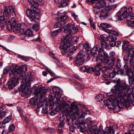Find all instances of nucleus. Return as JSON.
<instances>
[{
    "label": "nucleus",
    "mask_w": 134,
    "mask_h": 134,
    "mask_svg": "<svg viewBox=\"0 0 134 134\" xmlns=\"http://www.w3.org/2000/svg\"><path fill=\"white\" fill-rule=\"evenodd\" d=\"M130 86L126 84L125 81L123 83L115 85L114 88H111V91L115 94H117V97L114 101L116 103V107L120 109L122 108L123 106L128 107L131 102L130 96L133 92L134 88V80L132 78L129 79ZM134 105V100L131 102Z\"/></svg>",
    "instance_id": "nucleus-1"
},
{
    "label": "nucleus",
    "mask_w": 134,
    "mask_h": 134,
    "mask_svg": "<svg viewBox=\"0 0 134 134\" xmlns=\"http://www.w3.org/2000/svg\"><path fill=\"white\" fill-rule=\"evenodd\" d=\"M64 29L63 32L65 35L62 34L61 37V44L60 46H61L62 49L65 53L68 52L70 50L69 45H72L75 44V39L74 36L72 38L70 41V37L72 35L71 29L75 28V25L71 23H69L67 25L63 27Z\"/></svg>",
    "instance_id": "nucleus-2"
},
{
    "label": "nucleus",
    "mask_w": 134,
    "mask_h": 134,
    "mask_svg": "<svg viewBox=\"0 0 134 134\" xmlns=\"http://www.w3.org/2000/svg\"><path fill=\"white\" fill-rule=\"evenodd\" d=\"M29 3L32 5L30 9H27L26 10V13L28 16V22L30 24H32L35 22L34 19H39L38 14L40 13V10L38 8L39 0H27Z\"/></svg>",
    "instance_id": "nucleus-3"
},
{
    "label": "nucleus",
    "mask_w": 134,
    "mask_h": 134,
    "mask_svg": "<svg viewBox=\"0 0 134 134\" xmlns=\"http://www.w3.org/2000/svg\"><path fill=\"white\" fill-rule=\"evenodd\" d=\"M80 104H76V125L80 128V130L81 132H84L86 131L85 123L83 122L84 116L83 115V111L81 109H79V108L81 106Z\"/></svg>",
    "instance_id": "nucleus-4"
},
{
    "label": "nucleus",
    "mask_w": 134,
    "mask_h": 134,
    "mask_svg": "<svg viewBox=\"0 0 134 134\" xmlns=\"http://www.w3.org/2000/svg\"><path fill=\"white\" fill-rule=\"evenodd\" d=\"M58 87H54L52 89L53 91L55 92V96L56 98L55 101L56 108L57 110H60L62 108L64 109L69 107V105L65 102L63 101L60 100L61 94L58 91H57V88L58 89Z\"/></svg>",
    "instance_id": "nucleus-5"
},
{
    "label": "nucleus",
    "mask_w": 134,
    "mask_h": 134,
    "mask_svg": "<svg viewBox=\"0 0 134 134\" xmlns=\"http://www.w3.org/2000/svg\"><path fill=\"white\" fill-rule=\"evenodd\" d=\"M75 102H74L71 103L70 107L68 108L66 110L68 112V114L66 115L67 120V124L68 125H70V123L69 122V121L72 118L71 121L72 122L75 120Z\"/></svg>",
    "instance_id": "nucleus-6"
},
{
    "label": "nucleus",
    "mask_w": 134,
    "mask_h": 134,
    "mask_svg": "<svg viewBox=\"0 0 134 134\" xmlns=\"http://www.w3.org/2000/svg\"><path fill=\"white\" fill-rule=\"evenodd\" d=\"M10 71L9 72V74L10 75V78H15L17 77L18 75L23 70H25L26 71L27 68L26 65H25L24 66L23 68L20 67L19 66H17L14 67L10 66Z\"/></svg>",
    "instance_id": "nucleus-7"
},
{
    "label": "nucleus",
    "mask_w": 134,
    "mask_h": 134,
    "mask_svg": "<svg viewBox=\"0 0 134 134\" xmlns=\"http://www.w3.org/2000/svg\"><path fill=\"white\" fill-rule=\"evenodd\" d=\"M123 51H126L128 55L130 56V62L133 63L134 60V49L132 46L130 45L129 43L125 42L123 43L122 45Z\"/></svg>",
    "instance_id": "nucleus-8"
},
{
    "label": "nucleus",
    "mask_w": 134,
    "mask_h": 134,
    "mask_svg": "<svg viewBox=\"0 0 134 134\" xmlns=\"http://www.w3.org/2000/svg\"><path fill=\"white\" fill-rule=\"evenodd\" d=\"M101 51L103 52L102 50H101ZM100 54L102 56V58L104 57L103 63L108 65L110 70H112L113 68V66L114 64L115 58L113 57L112 58H109L108 55L105 52H101Z\"/></svg>",
    "instance_id": "nucleus-9"
},
{
    "label": "nucleus",
    "mask_w": 134,
    "mask_h": 134,
    "mask_svg": "<svg viewBox=\"0 0 134 134\" xmlns=\"http://www.w3.org/2000/svg\"><path fill=\"white\" fill-rule=\"evenodd\" d=\"M58 14L60 15V20L54 24V26L55 28L59 27L60 28L61 26L64 25L65 24L66 20L67 19V16L65 15L66 12H64V15L63 13L60 12L58 13Z\"/></svg>",
    "instance_id": "nucleus-10"
},
{
    "label": "nucleus",
    "mask_w": 134,
    "mask_h": 134,
    "mask_svg": "<svg viewBox=\"0 0 134 134\" xmlns=\"http://www.w3.org/2000/svg\"><path fill=\"white\" fill-rule=\"evenodd\" d=\"M107 2L105 0H101L93 6V11L95 15L98 14L99 12V9L104 7L106 5Z\"/></svg>",
    "instance_id": "nucleus-11"
},
{
    "label": "nucleus",
    "mask_w": 134,
    "mask_h": 134,
    "mask_svg": "<svg viewBox=\"0 0 134 134\" xmlns=\"http://www.w3.org/2000/svg\"><path fill=\"white\" fill-rule=\"evenodd\" d=\"M11 14L13 16L16 15L13 6L12 5L7 6L4 9V16L9 18L11 16Z\"/></svg>",
    "instance_id": "nucleus-12"
},
{
    "label": "nucleus",
    "mask_w": 134,
    "mask_h": 134,
    "mask_svg": "<svg viewBox=\"0 0 134 134\" xmlns=\"http://www.w3.org/2000/svg\"><path fill=\"white\" fill-rule=\"evenodd\" d=\"M127 9L125 7H124L121 8L119 13H117L116 17L117 19L119 20H122L126 17V14L127 13Z\"/></svg>",
    "instance_id": "nucleus-13"
},
{
    "label": "nucleus",
    "mask_w": 134,
    "mask_h": 134,
    "mask_svg": "<svg viewBox=\"0 0 134 134\" xmlns=\"http://www.w3.org/2000/svg\"><path fill=\"white\" fill-rule=\"evenodd\" d=\"M96 61L98 63L95 66L94 69V72H95L96 75L99 76L100 75V71H101V63H102L103 60L101 58L98 57L97 58Z\"/></svg>",
    "instance_id": "nucleus-14"
},
{
    "label": "nucleus",
    "mask_w": 134,
    "mask_h": 134,
    "mask_svg": "<svg viewBox=\"0 0 134 134\" xmlns=\"http://www.w3.org/2000/svg\"><path fill=\"white\" fill-rule=\"evenodd\" d=\"M31 85L30 81L28 80L26 82L25 84L23 85L22 83L21 85V90L22 92L27 94L29 92L30 87Z\"/></svg>",
    "instance_id": "nucleus-15"
},
{
    "label": "nucleus",
    "mask_w": 134,
    "mask_h": 134,
    "mask_svg": "<svg viewBox=\"0 0 134 134\" xmlns=\"http://www.w3.org/2000/svg\"><path fill=\"white\" fill-rule=\"evenodd\" d=\"M101 49L103 51L102 52L105 53V52L104 51V50L102 48L99 47V46L98 47V46H97V47H94L91 50V54L92 56L96 54L97 53V50L98 53V55L99 56L97 57H99L101 58H102V56L99 54L100 53H101V52H102L101 51Z\"/></svg>",
    "instance_id": "nucleus-16"
},
{
    "label": "nucleus",
    "mask_w": 134,
    "mask_h": 134,
    "mask_svg": "<svg viewBox=\"0 0 134 134\" xmlns=\"http://www.w3.org/2000/svg\"><path fill=\"white\" fill-rule=\"evenodd\" d=\"M11 78L10 81H9L7 83V85L8 86L9 88L12 89L13 87L16 86L17 83L18 81V78L15 77V78Z\"/></svg>",
    "instance_id": "nucleus-17"
},
{
    "label": "nucleus",
    "mask_w": 134,
    "mask_h": 134,
    "mask_svg": "<svg viewBox=\"0 0 134 134\" xmlns=\"http://www.w3.org/2000/svg\"><path fill=\"white\" fill-rule=\"evenodd\" d=\"M102 131H103V130H98L95 125L92 126L87 130L88 132L90 134H102Z\"/></svg>",
    "instance_id": "nucleus-18"
},
{
    "label": "nucleus",
    "mask_w": 134,
    "mask_h": 134,
    "mask_svg": "<svg viewBox=\"0 0 134 134\" xmlns=\"http://www.w3.org/2000/svg\"><path fill=\"white\" fill-rule=\"evenodd\" d=\"M127 13L126 14V18L127 21L131 20L134 18L133 14L132 12V8L129 7L128 9H127Z\"/></svg>",
    "instance_id": "nucleus-19"
},
{
    "label": "nucleus",
    "mask_w": 134,
    "mask_h": 134,
    "mask_svg": "<svg viewBox=\"0 0 134 134\" xmlns=\"http://www.w3.org/2000/svg\"><path fill=\"white\" fill-rule=\"evenodd\" d=\"M47 91V90L44 87L41 85L38 86L36 90V92L38 93L41 95V96L45 94Z\"/></svg>",
    "instance_id": "nucleus-20"
},
{
    "label": "nucleus",
    "mask_w": 134,
    "mask_h": 134,
    "mask_svg": "<svg viewBox=\"0 0 134 134\" xmlns=\"http://www.w3.org/2000/svg\"><path fill=\"white\" fill-rule=\"evenodd\" d=\"M114 131L111 127L109 128L106 127L104 130L102 131V134H114Z\"/></svg>",
    "instance_id": "nucleus-21"
},
{
    "label": "nucleus",
    "mask_w": 134,
    "mask_h": 134,
    "mask_svg": "<svg viewBox=\"0 0 134 134\" xmlns=\"http://www.w3.org/2000/svg\"><path fill=\"white\" fill-rule=\"evenodd\" d=\"M109 67H107L104 66L102 68L101 70V72L102 73H104L105 74L103 75V76L105 78H107L108 77V75H106V73H107L108 72L109 70H110L109 68Z\"/></svg>",
    "instance_id": "nucleus-22"
},
{
    "label": "nucleus",
    "mask_w": 134,
    "mask_h": 134,
    "mask_svg": "<svg viewBox=\"0 0 134 134\" xmlns=\"http://www.w3.org/2000/svg\"><path fill=\"white\" fill-rule=\"evenodd\" d=\"M108 12L105 10H102L100 12L99 16L100 18L102 20L104 19L108 16Z\"/></svg>",
    "instance_id": "nucleus-23"
},
{
    "label": "nucleus",
    "mask_w": 134,
    "mask_h": 134,
    "mask_svg": "<svg viewBox=\"0 0 134 134\" xmlns=\"http://www.w3.org/2000/svg\"><path fill=\"white\" fill-rule=\"evenodd\" d=\"M38 99V96H36L33 98H31L30 100V103L32 105H36L37 104Z\"/></svg>",
    "instance_id": "nucleus-24"
},
{
    "label": "nucleus",
    "mask_w": 134,
    "mask_h": 134,
    "mask_svg": "<svg viewBox=\"0 0 134 134\" xmlns=\"http://www.w3.org/2000/svg\"><path fill=\"white\" fill-rule=\"evenodd\" d=\"M26 28V26L25 23H23L20 24L18 27V30H19V32L22 33L24 32Z\"/></svg>",
    "instance_id": "nucleus-25"
},
{
    "label": "nucleus",
    "mask_w": 134,
    "mask_h": 134,
    "mask_svg": "<svg viewBox=\"0 0 134 134\" xmlns=\"http://www.w3.org/2000/svg\"><path fill=\"white\" fill-rule=\"evenodd\" d=\"M55 2L56 3H60L58 5V6L60 8L64 7L67 6L68 5V4L67 3V2L68 1H66L65 0H62V1L59 2H57L55 1Z\"/></svg>",
    "instance_id": "nucleus-26"
},
{
    "label": "nucleus",
    "mask_w": 134,
    "mask_h": 134,
    "mask_svg": "<svg viewBox=\"0 0 134 134\" xmlns=\"http://www.w3.org/2000/svg\"><path fill=\"white\" fill-rule=\"evenodd\" d=\"M5 26L8 30L9 31H11L13 27H14V26H13L12 24L10 22L9 20H7Z\"/></svg>",
    "instance_id": "nucleus-27"
},
{
    "label": "nucleus",
    "mask_w": 134,
    "mask_h": 134,
    "mask_svg": "<svg viewBox=\"0 0 134 134\" xmlns=\"http://www.w3.org/2000/svg\"><path fill=\"white\" fill-rule=\"evenodd\" d=\"M24 34L26 36L28 37H31L33 34L32 31L31 29L29 28L25 31Z\"/></svg>",
    "instance_id": "nucleus-28"
},
{
    "label": "nucleus",
    "mask_w": 134,
    "mask_h": 134,
    "mask_svg": "<svg viewBox=\"0 0 134 134\" xmlns=\"http://www.w3.org/2000/svg\"><path fill=\"white\" fill-rule=\"evenodd\" d=\"M76 60V64L77 65H82L84 63V58H77Z\"/></svg>",
    "instance_id": "nucleus-29"
},
{
    "label": "nucleus",
    "mask_w": 134,
    "mask_h": 134,
    "mask_svg": "<svg viewBox=\"0 0 134 134\" xmlns=\"http://www.w3.org/2000/svg\"><path fill=\"white\" fill-rule=\"evenodd\" d=\"M12 116L9 115L6 117L2 121V124H5L8 123L12 119Z\"/></svg>",
    "instance_id": "nucleus-30"
},
{
    "label": "nucleus",
    "mask_w": 134,
    "mask_h": 134,
    "mask_svg": "<svg viewBox=\"0 0 134 134\" xmlns=\"http://www.w3.org/2000/svg\"><path fill=\"white\" fill-rule=\"evenodd\" d=\"M62 30V27L57 29L52 32L51 35L52 36H54L57 35L58 33L61 32Z\"/></svg>",
    "instance_id": "nucleus-31"
},
{
    "label": "nucleus",
    "mask_w": 134,
    "mask_h": 134,
    "mask_svg": "<svg viewBox=\"0 0 134 134\" xmlns=\"http://www.w3.org/2000/svg\"><path fill=\"white\" fill-rule=\"evenodd\" d=\"M85 53V52L83 50H80L77 55V58H83Z\"/></svg>",
    "instance_id": "nucleus-32"
},
{
    "label": "nucleus",
    "mask_w": 134,
    "mask_h": 134,
    "mask_svg": "<svg viewBox=\"0 0 134 134\" xmlns=\"http://www.w3.org/2000/svg\"><path fill=\"white\" fill-rule=\"evenodd\" d=\"M60 121L59 125L58 126L59 128H62L63 127L64 125V118L63 117H61L59 119Z\"/></svg>",
    "instance_id": "nucleus-33"
},
{
    "label": "nucleus",
    "mask_w": 134,
    "mask_h": 134,
    "mask_svg": "<svg viewBox=\"0 0 134 134\" xmlns=\"http://www.w3.org/2000/svg\"><path fill=\"white\" fill-rule=\"evenodd\" d=\"M100 26L103 28H105L107 27H110L111 26V25L110 24L106 23H102L100 24Z\"/></svg>",
    "instance_id": "nucleus-34"
},
{
    "label": "nucleus",
    "mask_w": 134,
    "mask_h": 134,
    "mask_svg": "<svg viewBox=\"0 0 134 134\" xmlns=\"http://www.w3.org/2000/svg\"><path fill=\"white\" fill-rule=\"evenodd\" d=\"M85 122L86 124H87L89 125H91L92 124L91 119L90 118H88L86 119L85 120Z\"/></svg>",
    "instance_id": "nucleus-35"
},
{
    "label": "nucleus",
    "mask_w": 134,
    "mask_h": 134,
    "mask_svg": "<svg viewBox=\"0 0 134 134\" xmlns=\"http://www.w3.org/2000/svg\"><path fill=\"white\" fill-rule=\"evenodd\" d=\"M75 122L73 123L71 125L70 127V130L71 132H74L75 131Z\"/></svg>",
    "instance_id": "nucleus-36"
},
{
    "label": "nucleus",
    "mask_w": 134,
    "mask_h": 134,
    "mask_svg": "<svg viewBox=\"0 0 134 134\" xmlns=\"http://www.w3.org/2000/svg\"><path fill=\"white\" fill-rule=\"evenodd\" d=\"M101 47H100L103 49L104 48H105L106 47L107 44L105 41H101Z\"/></svg>",
    "instance_id": "nucleus-37"
},
{
    "label": "nucleus",
    "mask_w": 134,
    "mask_h": 134,
    "mask_svg": "<svg viewBox=\"0 0 134 134\" xmlns=\"http://www.w3.org/2000/svg\"><path fill=\"white\" fill-rule=\"evenodd\" d=\"M33 30L35 31H37L39 30V27L37 24H34L32 26Z\"/></svg>",
    "instance_id": "nucleus-38"
},
{
    "label": "nucleus",
    "mask_w": 134,
    "mask_h": 134,
    "mask_svg": "<svg viewBox=\"0 0 134 134\" xmlns=\"http://www.w3.org/2000/svg\"><path fill=\"white\" fill-rule=\"evenodd\" d=\"M7 111H4L0 113V118L1 119H3L5 117Z\"/></svg>",
    "instance_id": "nucleus-39"
},
{
    "label": "nucleus",
    "mask_w": 134,
    "mask_h": 134,
    "mask_svg": "<svg viewBox=\"0 0 134 134\" xmlns=\"http://www.w3.org/2000/svg\"><path fill=\"white\" fill-rule=\"evenodd\" d=\"M128 26L134 28V22L133 21H129L127 23Z\"/></svg>",
    "instance_id": "nucleus-40"
},
{
    "label": "nucleus",
    "mask_w": 134,
    "mask_h": 134,
    "mask_svg": "<svg viewBox=\"0 0 134 134\" xmlns=\"http://www.w3.org/2000/svg\"><path fill=\"white\" fill-rule=\"evenodd\" d=\"M18 57L21 59L23 60H24L26 62H27L28 61V59L26 57L23 55H19L18 56Z\"/></svg>",
    "instance_id": "nucleus-41"
},
{
    "label": "nucleus",
    "mask_w": 134,
    "mask_h": 134,
    "mask_svg": "<svg viewBox=\"0 0 134 134\" xmlns=\"http://www.w3.org/2000/svg\"><path fill=\"white\" fill-rule=\"evenodd\" d=\"M93 72H94V68H93L90 67L87 68L86 72L91 73Z\"/></svg>",
    "instance_id": "nucleus-42"
},
{
    "label": "nucleus",
    "mask_w": 134,
    "mask_h": 134,
    "mask_svg": "<svg viewBox=\"0 0 134 134\" xmlns=\"http://www.w3.org/2000/svg\"><path fill=\"white\" fill-rule=\"evenodd\" d=\"M109 37L111 40H117V38L116 37V36L115 35L110 34H109Z\"/></svg>",
    "instance_id": "nucleus-43"
},
{
    "label": "nucleus",
    "mask_w": 134,
    "mask_h": 134,
    "mask_svg": "<svg viewBox=\"0 0 134 134\" xmlns=\"http://www.w3.org/2000/svg\"><path fill=\"white\" fill-rule=\"evenodd\" d=\"M15 126L14 124H10L9 127V131L10 132H12L15 129Z\"/></svg>",
    "instance_id": "nucleus-44"
},
{
    "label": "nucleus",
    "mask_w": 134,
    "mask_h": 134,
    "mask_svg": "<svg viewBox=\"0 0 134 134\" xmlns=\"http://www.w3.org/2000/svg\"><path fill=\"white\" fill-rule=\"evenodd\" d=\"M2 12L0 11V15H1ZM4 22V16H0V25L2 24V23H3Z\"/></svg>",
    "instance_id": "nucleus-45"
},
{
    "label": "nucleus",
    "mask_w": 134,
    "mask_h": 134,
    "mask_svg": "<svg viewBox=\"0 0 134 134\" xmlns=\"http://www.w3.org/2000/svg\"><path fill=\"white\" fill-rule=\"evenodd\" d=\"M109 75H108V76H109L110 78H114L115 75V73L114 71H113H113L109 73Z\"/></svg>",
    "instance_id": "nucleus-46"
},
{
    "label": "nucleus",
    "mask_w": 134,
    "mask_h": 134,
    "mask_svg": "<svg viewBox=\"0 0 134 134\" xmlns=\"http://www.w3.org/2000/svg\"><path fill=\"white\" fill-rule=\"evenodd\" d=\"M24 71V70L22 71L21 73H20L17 76V77L18 78V80H19V78L21 79H23L24 76L23 74L22 73V72Z\"/></svg>",
    "instance_id": "nucleus-47"
},
{
    "label": "nucleus",
    "mask_w": 134,
    "mask_h": 134,
    "mask_svg": "<svg viewBox=\"0 0 134 134\" xmlns=\"http://www.w3.org/2000/svg\"><path fill=\"white\" fill-rule=\"evenodd\" d=\"M110 34L115 35L116 36H118L119 35L118 32L114 30H111V32Z\"/></svg>",
    "instance_id": "nucleus-48"
},
{
    "label": "nucleus",
    "mask_w": 134,
    "mask_h": 134,
    "mask_svg": "<svg viewBox=\"0 0 134 134\" xmlns=\"http://www.w3.org/2000/svg\"><path fill=\"white\" fill-rule=\"evenodd\" d=\"M11 23L12 24L13 26H15L16 25V23L15 20V19L14 18H12L11 19Z\"/></svg>",
    "instance_id": "nucleus-49"
},
{
    "label": "nucleus",
    "mask_w": 134,
    "mask_h": 134,
    "mask_svg": "<svg viewBox=\"0 0 134 134\" xmlns=\"http://www.w3.org/2000/svg\"><path fill=\"white\" fill-rule=\"evenodd\" d=\"M115 41L111 40L109 41L110 45L111 47H114L116 45V43Z\"/></svg>",
    "instance_id": "nucleus-50"
},
{
    "label": "nucleus",
    "mask_w": 134,
    "mask_h": 134,
    "mask_svg": "<svg viewBox=\"0 0 134 134\" xmlns=\"http://www.w3.org/2000/svg\"><path fill=\"white\" fill-rule=\"evenodd\" d=\"M47 70L49 72L52 76H53L55 75V73L50 69H47Z\"/></svg>",
    "instance_id": "nucleus-51"
},
{
    "label": "nucleus",
    "mask_w": 134,
    "mask_h": 134,
    "mask_svg": "<svg viewBox=\"0 0 134 134\" xmlns=\"http://www.w3.org/2000/svg\"><path fill=\"white\" fill-rule=\"evenodd\" d=\"M117 73L118 74L122 75L124 73V69H119V70H118Z\"/></svg>",
    "instance_id": "nucleus-52"
},
{
    "label": "nucleus",
    "mask_w": 134,
    "mask_h": 134,
    "mask_svg": "<svg viewBox=\"0 0 134 134\" xmlns=\"http://www.w3.org/2000/svg\"><path fill=\"white\" fill-rule=\"evenodd\" d=\"M87 68L86 66L81 67L80 68V70L82 72H86Z\"/></svg>",
    "instance_id": "nucleus-53"
},
{
    "label": "nucleus",
    "mask_w": 134,
    "mask_h": 134,
    "mask_svg": "<svg viewBox=\"0 0 134 134\" xmlns=\"http://www.w3.org/2000/svg\"><path fill=\"white\" fill-rule=\"evenodd\" d=\"M124 68L125 69H126L125 71L126 72V74L128 75V73L129 71V70H128V65L126 64H125L124 66Z\"/></svg>",
    "instance_id": "nucleus-54"
},
{
    "label": "nucleus",
    "mask_w": 134,
    "mask_h": 134,
    "mask_svg": "<svg viewBox=\"0 0 134 134\" xmlns=\"http://www.w3.org/2000/svg\"><path fill=\"white\" fill-rule=\"evenodd\" d=\"M85 46V45L83 43H80L77 46V48H78L79 49H82Z\"/></svg>",
    "instance_id": "nucleus-55"
},
{
    "label": "nucleus",
    "mask_w": 134,
    "mask_h": 134,
    "mask_svg": "<svg viewBox=\"0 0 134 134\" xmlns=\"http://www.w3.org/2000/svg\"><path fill=\"white\" fill-rule=\"evenodd\" d=\"M54 105V103L53 101H50L49 105V107L50 108L52 109L53 108V106Z\"/></svg>",
    "instance_id": "nucleus-56"
},
{
    "label": "nucleus",
    "mask_w": 134,
    "mask_h": 134,
    "mask_svg": "<svg viewBox=\"0 0 134 134\" xmlns=\"http://www.w3.org/2000/svg\"><path fill=\"white\" fill-rule=\"evenodd\" d=\"M130 64L131 66L133 69V71H132V73L133 74H134V60H133V63H131L130 62Z\"/></svg>",
    "instance_id": "nucleus-57"
},
{
    "label": "nucleus",
    "mask_w": 134,
    "mask_h": 134,
    "mask_svg": "<svg viewBox=\"0 0 134 134\" xmlns=\"http://www.w3.org/2000/svg\"><path fill=\"white\" fill-rule=\"evenodd\" d=\"M41 97L39 99V102L41 103V105L40 106V107L42 106L43 105V104L42 103L43 102V99L42 98V96H41Z\"/></svg>",
    "instance_id": "nucleus-58"
},
{
    "label": "nucleus",
    "mask_w": 134,
    "mask_h": 134,
    "mask_svg": "<svg viewBox=\"0 0 134 134\" xmlns=\"http://www.w3.org/2000/svg\"><path fill=\"white\" fill-rule=\"evenodd\" d=\"M54 99V97L52 95H50L49 96V100L50 101H53Z\"/></svg>",
    "instance_id": "nucleus-59"
},
{
    "label": "nucleus",
    "mask_w": 134,
    "mask_h": 134,
    "mask_svg": "<svg viewBox=\"0 0 134 134\" xmlns=\"http://www.w3.org/2000/svg\"><path fill=\"white\" fill-rule=\"evenodd\" d=\"M72 50H73V51H71L69 53V54H68L69 55H72L73 54V53H74V52L75 51V46H74L72 47Z\"/></svg>",
    "instance_id": "nucleus-60"
},
{
    "label": "nucleus",
    "mask_w": 134,
    "mask_h": 134,
    "mask_svg": "<svg viewBox=\"0 0 134 134\" xmlns=\"http://www.w3.org/2000/svg\"><path fill=\"white\" fill-rule=\"evenodd\" d=\"M105 35H104L101 36L100 38L101 39L102 41H105L107 40V37Z\"/></svg>",
    "instance_id": "nucleus-61"
},
{
    "label": "nucleus",
    "mask_w": 134,
    "mask_h": 134,
    "mask_svg": "<svg viewBox=\"0 0 134 134\" xmlns=\"http://www.w3.org/2000/svg\"><path fill=\"white\" fill-rule=\"evenodd\" d=\"M109 101V100H104L103 103L104 104L107 106H108L109 105V104L108 103V102Z\"/></svg>",
    "instance_id": "nucleus-62"
},
{
    "label": "nucleus",
    "mask_w": 134,
    "mask_h": 134,
    "mask_svg": "<svg viewBox=\"0 0 134 134\" xmlns=\"http://www.w3.org/2000/svg\"><path fill=\"white\" fill-rule=\"evenodd\" d=\"M17 110L18 112H19V113L20 114V116L22 118V113H23V111H21V109L20 108H18V109Z\"/></svg>",
    "instance_id": "nucleus-63"
},
{
    "label": "nucleus",
    "mask_w": 134,
    "mask_h": 134,
    "mask_svg": "<svg viewBox=\"0 0 134 134\" xmlns=\"http://www.w3.org/2000/svg\"><path fill=\"white\" fill-rule=\"evenodd\" d=\"M46 131H47V132H51V130H52V132H53L54 131V129H53L48 128L47 129H46L45 130Z\"/></svg>",
    "instance_id": "nucleus-64"
}]
</instances>
